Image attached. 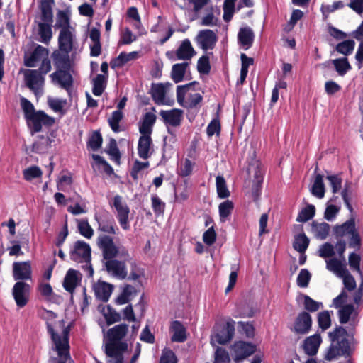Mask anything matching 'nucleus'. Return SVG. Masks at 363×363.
<instances>
[{"label":"nucleus","mask_w":363,"mask_h":363,"mask_svg":"<svg viewBox=\"0 0 363 363\" xmlns=\"http://www.w3.org/2000/svg\"><path fill=\"white\" fill-rule=\"evenodd\" d=\"M216 185L218 196L220 199H226L230 196V191L227 187L225 180L223 176H217Z\"/></svg>","instance_id":"obj_48"},{"label":"nucleus","mask_w":363,"mask_h":363,"mask_svg":"<svg viewBox=\"0 0 363 363\" xmlns=\"http://www.w3.org/2000/svg\"><path fill=\"white\" fill-rule=\"evenodd\" d=\"M188 67V62L177 63L172 66L171 77L174 83H179L184 79Z\"/></svg>","instance_id":"obj_36"},{"label":"nucleus","mask_w":363,"mask_h":363,"mask_svg":"<svg viewBox=\"0 0 363 363\" xmlns=\"http://www.w3.org/2000/svg\"><path fill=\"white\" fill-rule=\"evenodd\" d=\"M46 325L52 342V350L57 352L60 358L57 363H70L69 327L65 325L63 320L56 322L54 325L50 323H47Z\"/></svg>","instance_id":"obj_2"},{"label":"nucleus","mask_w":363,"mask_h":363,"mask_svg":"<svg viewBox=\"0 0 363 363\" xmlns=\"http://www.w3.org/2000/svg\"><path fill=\"white\" fill-rule=\"evenodd\" d=\"M69 52L61 50H56L52 52L53 64L57 69H70L71 61Z\"/></svg>","instance_id":"obj_21"},{"label":"nucleus","mask_w":363,"mask_h":363,"mask_svg":"<svg viewBox=\"0 0 363 363\" xmlns=\"http://www.w3.org/2000/svg\"><path fill=\"white\" fill-rule=\"evenodd\" d=\"M322 340L319 334H314L308 337L303 342V350L306 354L309 356L316 354Z\"/></svg>","instance_id":"obj_26"},{"label":"nucleus","mask_w":363,"mask_h":363,"mask_svg":"<svg viewBox=\"0 0 363 363\" xmlns=\"http://www.w3.org/2000/svg\"><path fill=\"white\" fill-rule=\"evenodd\" d=\"M318 323L319 327L325 330L331 325L330 313L328 311H323L318 314Z\"/></svg>","instance_id":"obj_57"},{"label":"nucleus","mask_w":363,"mask_h":363,"mask_svg":"<svg viewBox=\"0 0 363 363\" xmlns=\"http://www.w3.org/2000/svg\"><path fill=\"white\" fill-rule=\"evenodd\" d=\"M24 81L26 86L31 90L36 96L43 93L45 77L36 69H26L24 71Z\"/></svg>","instance_id":"obj_8"},{"label":"nucleus","mask_w":363,"mask_h":363,"mask_svg":"<svg viewBox=\"0 0 363 363\" xmlns=\"http://www.w3.org/2000/svg\"><path fill=\"white\" fill-rule=\"evenodd\" d=\"M48 104L53 111L60 113L62 115L65 114L66 111L64 109V107L67 104L66 99L48 98Z\"/></svg>","instance_id":"obj_47"},{"label":"nucleus","mask_w":363,"mask_h":363,"mask_svg":"<svg viewBox=\"0 0 363 363\" xmlns=\"http://www.w3.org/2000/svg\"><path fill=\"white\" fill-rule=\"evenodd\" d=\"M197 84L192 82L185 85H179L177 87V100L178 104L187 109L196 108L201 106L203 101V96L199 93L191 92L192 86Z\"/></svg>","instance_id":"obj_5"},{"label":"nucleus","mask_w":363,"mask_h":363,"mask_svg":"<svg viewBox=\"0 0 363 363\" xmlns=\"http://www.w3.org/2000/svg\"><path fill=\"white\" fill-rule=\"evenodd\" d=\"M255 34L252 29L248 26L241 28L238 33V43L245 50L249 49L254 42Z\"/></svg>","instance_id":"obj_25"},{"label":"nucleus","mask_w":363,"mask_h":363,"mask_svg":"<svg viewBox=\"0 0 363 363\" xmlns=\"http://www.w3.org/2000/svg\"><path fill=\"white\" fill-rule=\"evenodd\" d=\"M152 145V138L150 135H141L138 140V154L142 159L150 157V150Z\"/></svg>","instance_id":"obj_31"},{"label":"nucleus","mask_w":363,"mask_h":363,"mask_svg":"<svg viewBox=\"0 0 363 363\" xmlns=\"http://www.w3.org/2000/svg\"><path fill=\"white\" fill-rule=\"evenodd\" d=\"M197 69L200 74H207L210 72L211 65L209 57L207 55L201 57L197 62Z\"/></svg>","instance_id":"obj_60"},{"label":"nucleus","mask_w":363,"mask_h":363,"mask_svg":"<svg viewBox=\"0 0 363 363\" xmlns=\"http://www.w3.org/2000/svg\"><path fill=\"white\" fill-rule=\"evenodd\" d=\"M94 293L98 299L107 302L113 291V285L104 281H99L94 287Z\"/></svg>","instance_id":"obj_28"},{"label":"nucleus","mask_w":363,"mask_h":363,"mask_svg":"<svg viewBox=\"0 0 363 363\" xmlns=\"http://www.w3.org/2000/svg\"><path fill=\"white\" fill-rule=\"evenodd\" d=\"M128 325H117L107 331L108 342L105 345V353L111 359L107 363H123V352L128 350V344L121 340L126 335Z\"/></svg>","instance_id":"obj_1"},{"label":"nucleus","mask_w":363,"mask_h":363,"mask_svg":"<svg viewBox=\"0 0 363 363\" xmlns=\"http://www.w3.org/2000/svg\"><path fill=\"white\" fill-rule=\"evenodd\" d=\"M355 43L352 40H346L338 43L336 46V50L341 54L348 55L351 54L354 48Z\"/></svg>","instance_id":"obj_55"},{"label":"nucleus","mask_w":363,"mask_h":363,"mask_svg":"<svg viewBox=\"0 0 363 363\" xmlns=\"http://www.w3.org/2000/svg\"><path fill=\"white\" fill-rule=\"evenodd\" d=\"M312 325V318L307 311L301 312L294 320L293 328L291 329L296 334L308 333Z\"/></svg>","instance_id":"obj_18"},{"label":"nucleus","mask_w":363,"mask_h":363,"mask_svg":"<svg viewBox=\"0 0 363 363\" xmlns=\"http://www.w3.org/2000/svg\"><path fill=\"white\" fill-rule=\"evenodd\" d=\"M106 152L111 159L118 165L121 163V153L115 139H111L106 147Z\"/></svg>","instance_id":"obj_42"},{"label":"nucleus","mask_w":363,"mask_h":363,"mask_svg":"<svg viewBox=\"0 0 363 363\" xmlns=\"http://www.w3.org/2000/svg\"><path fill=\"white\" fill-rule=\"evenodd\" d=\"M354 311V307L352 304H347L342 306L337 312L340 323L341 324L347 323Z\"/></svg>","instance_id":"obj_44"},{"label":"nucleus","mask_w":363,"mask_h":363,"mask_svg":"<svg viewBox=\"0 0 363 363\" xmlns=\"http://www.w3.org/2000/svg\"><path fill=\"white\" fill-rule=\"evenodd\" d=\"M103 314L108 325L119 322L121 319V315L109 306L103 309Z\"/></svg>","instance_id":"obj_51"},{"label":"nucleus","mask_w":363,"mask_h":363,"mask_svg":"<svg viewBox=\"0 0 363 363\" xmlns=\"http://www.w3.org/2000/svg\"><path fill=\"white\" fill-rule=\"evenodd\" d=\"M102 142V136L99 131H94L89 138L87 146L93 151H96L101 147Z\"/></svg>","instance_id":"obj_54"},{"label":"nucleus","mask_w":363,"mask_h":363,"mask_svg":"<svg viewBox=\"0 0 363 363\" xmlns=\"http://www.w3.org/2000/svg\"><path fill=\"white\" fill-rule=\"evenodd\" d=\"M77 271L69 269L65 277L63 286L67 291L72 293L77 286Z\"/></svg>","instance_id":"obj_35"},{"label":"nucleus","mask_w":363,"mask_h":363,"mask_svg":"<svg viewBox=\"0 0 363 363\" xmlns=\"http://www.w3.org/2000/svg\"><path fill=\"white\" fill-rule=\"evenodd\" d=\"M70 258L77 262L90 263L91 247L89 245L84 241H77L70 251Z\"/></svg>","instance_id":"obj_14"},{"label":"nucleus","mask_w":363,"mask_h":363,"mask_svg":"<svg viewBox=\"0 0 363 363\" xmlns=\"http://www.w3.org/2000/svg\"><path fill=\"white\" fill-rule=\"evenodd\" d=\"M315 213V208L313 205H308L306 208L301 210L298 213L296 221L304 223L311 219Z\"/></svg>","instance_id":"obj_52"},{"label":"nucleus","mask_w":363,"mask_h":363,"mask_svg":"<svg viewBox=\"0 0 363 363\" xmlns=\"http://www.w3.org/2000/svg\"><path fill=\"white\" fill-rule=\"evenodd\" d=\"M55 26L60 28V30H71L69 17L65 11H60L58 12Z\"/></svg>","instance_id":"obj_50"},{"label":"nucleus","mask_w":363,"mask_h":363,"mask_svg":"<svg viewBox=\"0 0 363 363\" xmlns=\"http://www.w3.org/2000/svg\"><path fill=\"white\" fill-rule=\"evenodd\" d=\"M34 23L38 26V41L48 45L52 38V12H48V9L44 8L43 11L35 17Z\"/></svg>","instance_id":"obj_6"},{"label":"nucleus","mask_w":363,"mask_h":363,"mask_svg":"<svg viewBox=\"0 0 363 363\" xmlns=\"http://www.w3.org/2000/svg\"><path fill=\"white\" fill-rule=\"evenodd\" d=\"M355 230V223L353 219L349 220L342 225H335L333 228L336 237H343L350 235Z\"/></svg>","instance_id":"obj_37"},{"label":"nucleus","mask_w":363,"mask_h":363,"mask_svg":"<svg viewBox=\"0 0 363 363\" xmlns=\"http://www.w3.org/2000/svg\"><path fill=\"white\" fill-rule=\"evenodd\" d=\"M235 333V321L230 320L218 328L211 335V343L225 345L233 337Z\"/></svg>","instance_id":"obj_10"},{"label":"nucleus","mask_w":363,"mask_h":363,"mask_svg":"<svg viewBox=\"0 0 363 363\" xmlns=\"http://www.w3.org/2000/svg\"><path fill=\"white\" fill-rule=\"evenodd\" d=\"M172 86V84L169 82L152 84L150 92L156 104H163L164 103L167 89Z\"/></svg>","instance_id":"obj_24"},{"label":"nucleus","mask_w":363,"mask_h":363,"mask_svg":"<svg viewBox=\"0 0 363 363\" xmlns=\"http://www.w3.org/2000/svg\"><path fill=\"white\" fill-rule=\"evenodd\" d=\"M173 335L171 337L172 342H184L186 340V328L177 320L173 321L171 325Z\"/></svg>","instance_id":"obj_32"},{"label":"nucleus","mask_w":363,"mask_h":363,"mask_svg":"<svg viewBox=\"0 0 363 363\" xmlns=\"http://www.w3.org/2000/svg\"><path fill=\"white\" fill-rule=\"evenodd\" d=\"M247 172L252 179L251 196L257 201L261 195L264 169L258 162H255L249 165Z\"/></svg>","instance_id":"obj_7"},{"label":"nucleus","mask_w":363,"mask_h":363,"mask_svg":"<svg viewBox=\"0 0 363 363\" xmlns=\"http://www.w3.org/2000/svg\"><path fill=\"white\" fill-rule=\"evenodd\" d=\"M182 114L183 111L176 108L170 111H161L160 113L164 123L173 127L180 125Z\"/></svg>","instance_id":"obj_22"},{"label":"nucleus","mask_w":363,"mask_h":363,"mask_svg":"<svg viewBox=\"0 0 363 363\" xmlns=\"http://www.w3.org/2000/svg\"><path fill=\"white\" fill-rule=\"evenodd\" d=\"M95 218L98 223V230L108 234H116V225L114 220L112 218H104L96 216Z\"/></svg>","instance_id":"obj_34"},{"label":"nucleus","mask_w":363,"mask_h":363,"mask_svg":"<svg viewBox=\"0 0 363 363\" xmlns=\"http://www.w3.org/2000/svg\"><path fill=\"white\" fill-rule=\"evenodd\" d=\"M195 40L197 45L204 51L208 50H213L218 40V37L216 33L209 29H204L200 30Z\"/></svg>","instance_id":"obj_16"},{"label":"nucleus","mask_w":363,"mask_h":363,"mask_svg":"<svg viewBox=\"0 0 363 363\" xmlns=\"http://www.w3.org/2000/svg\"><path fill=\"white\" fill-rule=\"evenodd\" d=\"M331 62L340 76H344L352 68L346 57L335 59Z\"/></svg>","instance_id":"obj_45"},{"label":"nucleus","mask_w":363,"mask_h":363,"mask_svg":"<svg viewBox=\"0 0 363 363\" xmlns=\"http://www.w3.org/2000/svg\"><path fill=\"white\" fill-rule=\"evenodd\" d=\"M118 260L116 258H113L106 261L105 267L107 272L111 276L119 279H125L128 277V271L126 268L127 261L124 259Z\"/></svg>","instance_id":"obj_15"},{"label":"nucleus","mask_w":363,"mask_h":363,"mask_svg":"<svg viewBox=\"0 0 363 363\" xmlns=\"http://www.w3.org/2000/svg\"><path fill=\"white\" fill-rule=\"evenodd\" d=\"M231 350L234 362L239 363L253 354L256 351V346L244 341H238L231 346Z\"/></svg>","instance_id":"obj_12"},{"label":"nucleus","mask_w":363,"mask_h":363,"mask_svg":"<svg viewBox=\"0 0 363 363\" xmlns=\"http://www.w3.org/2000/svg\"><path fill=\"white\" fill-rule=\"evenodd\" d=\"M30 286L23 281H17L13 286L12 296L18 308L25 307L30 298Z\"/></svg>","instance_id":"obj_13"},{"label":"nucleus","mask_w":363,"mask_h":363,"mask_svg":"<svg viewBox=\"0 0 363 363\" xmlns=\"http://www.w3.org/2000/svg\"><path fill=\"white\" fill-rule=\"evenodd\" d=\"M42 174L41 169L38 166H32L23 171V178L26 181L39 178L42 176Z\"/></svg>","instance_id":"obj_59"},{"label":"nucleus","mask_w":363,"mask_h":363,"mask_svg":"<svg viewBox=\"0 0 363 363\" xmlns=\"http://www.w3.org/2000/svg\"><path fill=\"white\" fill-rule=\"evenodd\" d=\"M233 208V203L230 200H226L219 204L218 211L221 222L226 220L228 217L232 213Z\"/></svg>","instance_id":"obj_43"},{"label":"nucleus","mask_w":363,"mask_h":363,"mask_svg":"<svg viewBox=\"0 0 363 363\" xmlns=\"http://www.w3.org/2000/svg\"><path fill=\"white\" fill-rule=\"evenodd\" d=\"M326 269L337 277H342L347 273L346 266L337 258L326 259Z\"/></svg>","instance_id":"obj_29"},{"label":"nucleus","mask_w":363,"mask_h":363,"mask_svg":"<svg viewBox=\"0 0 363 363\" xmlns=\"http://www.w3.org/2000/svg\"><path fill=\"white\" fill-rule=\"evenodd\" d=\"M230 359L228 352L218 347L215 352V363H230Z\"/></svg>","instance_id":"obj_64"},{"label":"nucleus","mask_w":363,"mask_h":363,"mask_svg":"<svg viewBox=\"0 0 363 363\" xmlns=\"http://www.w3.org/2000/svg\"><path fill=\"white\" fill-rule=\"evenodd\" d=\"M152 208L157 216L164 213L165 209V203L163 202L157 195L153 194L151 196Z\"/></svg>","instance_id":"obj_58"},{"label":"nucleus","mask_w":363,"mask_h":363,"mask_svg":"<svg viewBox=\"0 0 363 363\" xmlns=\"http://www.w3.org/2000/svg\"><path fill=\"white\" fill-rule=\"evenodd\" d=\"M309 245V239L304 234H299L295 237L293 243L294 248L300 253L306 252Z\"/></svg>","instance_id":"obj_46"},{"label":"nucleus","mask_w":363,"mask_h":363,"mask_svg":"<svg viewBox=\"0 0 363 363\" xmlns=\"http://www.w3.org/2000/svg\"><path fill=\"white\" fill-rule=\"evenodd\" d=\"M111 206L114 207L116 211V218L124 230H129L130 228L129 223L130 208L127 203L123 200L120 195H116L113 199Z\"/></svg>","instance_id":"obj_9"},{"label":"nucleus","mask_w":363,"mask_h":363,"mask_svg":"<svg viewBox=\"0 0 363 363\" xmlns=\"http://www.w3.org/2000/svg\"><path fill=\"white\" fill-rule=\"evenodd\" d=\"M196 54L191 41L189 39L184 40L176 51L177 58L181 60H189Z\"/></svg>","instance_id":"obj_27"},{"label":"nucleus","mask_w":363,"mask_h":363,"mask_svg":"<svg viewBox=\"0 0 363 363\" xmlns=\"http://www.w3.org/2000/svg\"><path fill=\"white\" fill-rule=\"evenodd\" d=\"M77 228L79 233L86 238L89 239L94 235V230L87 220H78Z\"/></svg>","instance_id":"obj_56"},{"label":"nucleus","mask_w":363,"mask_h":363,"mask_svg":"<svg viewBox=\"0 0 363 363\" xmlns=\"http://www.w3.org/2000/svg\"><path fill=\"white\" fill-rule=\"evenodd\" d=\"M347 332L342 326H337L333 331L328 333L331 344L328 347L325 359L331 361L341 356H349L350 346L347 338Z\"/></svg>","instance_id":"obj_3"},{"label":"nucleus","mask_w":363,"mask_h":363,"mask_svg":"<svg viewBox=\"0 0 363 363\" xmlns=\"http://www.w3.org/2000/svg\"><path fill=\"white\" fill-rule=\"evenodd\" d=\"M300 297L303 299V306L305 310L308 313H313L318 311L320 308L323 307V303L318 302L313 298H311L309 296L306 294H301Z\"/></svg>","instance_id":"obj_41"},{"label":"nucleus","mask_w":363,"mask_h":363,"mask_svg":"<svg viewBox=\"0 0 363 363\" xmlns=\"http://www.w3.org/2000/svg\"><path fill=\"white\" fill-rule=\"evenodd\" d=\"M311 193L318 199H323L325 195V185L323 177L318 174L315 176L314 182L311 189Z\"/></svg>","instance_id":"obj_39"},{"label":"nucleus","mask_w":363,"mask_h":363,"mask_svg":"<svg viewBox=\"0 0 363 363\" xmlns=\"http://www.w3.org/2000/svg\"><path fill=\"white\" fill-rule=\"evenodd\" d=\"M330 227L326 223H312V230L315 234V238L320 240H325L329 234Z\"/></svg>","instance_id":"obj_40"},{"label":"nucleus","mask_w":363,"mask_h":363,"mask_svg":"<svg viewBox=\"0 0 363 363\" xmlns=\"http://www.w3.org/2000/svg\"><path fill=\"white\" fill-rule=\"evenodd\" d=\"M21 106L24 112L26 120L29 119L33 113H35L37 112L35 111L33 104L24 97L21 99Z\"/></svg>","instance_id":"obj_63"},{"label":"nucleus","mask_w":363,"mask_h":363,"mask_svg":"<svg viewBox=\"0 0 363 363\" xmlns=\"http://www.w3.org/2000/svg\"><path fill=\"white\" fill-rule=\"evenodd\" d=\"M107 82V77L105 75L99 74L93 79L92 84V93L94 95L99 96H101L106 89Z\"/></svg>","instance_id":"obj_38"},{"label":"nucleus","mask_w":363,"mask_h":363,"mask_svg":"<svg viewBox=\"0 0 363 363\" xmlns=\"http://www.w3.org/2000/svg\"><path fill=\"white\" fill-rule=\"evenodd\" d=\"M32 277V267L30 261L15 262L13 263V277L14 280H29Z\"/></svg>","instance_id":"obj_19"},{"label":"nucleus","mask_w":363,"mask_h":363,"mask_svg":"<svg viewBox=\"0 0 363 363\" xmlns=\"http://www.w3.org/2000/svg\"><path fill=\"white\" fill-rule=\"evenodd\" d=\"M127 16L134 21L133 27L138 30L140 34H142V23L137 8L135 6L130 7L127 11Z\"/></svg>","instance_id":"obj_53"},{"label":"nucleus","mask_w":363,"mask_h":363,"mask_svg":"<svg viewBox=\"0 0 363 363\" xmlns=\"http://www.w3.org/2000/svg\"><path fill=\"white\" fill-rule=\"evenodd\" d=\"M52 141L48 136L39 135L33 144L32 151L38 154L45 153L50 148Z\"/></svg>","instance_id":"obj_30"},{"label":"nucleus","mask_w":363,"mask_h":363,"mask_svg":"<svg viewBox=\"0 0 363 363\" xmlns=\"http://www.w3.org/2000/svg\"><path fill=\"white\" fill-rule=\"evenodd\" d=\"M97 245L102 251L103 257L106 261L116 257L125 259L130 255L125 247H117L113 238L108 235H99L97 238Z\"/></svg>","instance_id":"obj_4"},{"label":"nucleus","mask_w":363,"mask_h":363,"mask_svg":"<svg viewBox=\"0 0 363 363\" xmlns=\"http://www.w3.org/2000/svg\"><path fill=\"white\" fill-rule=\"evenodd\" d=\"M138 55V52H131L129 53H126L124 52H122L119 54V55L113 59L111 62V67L112 69H115L116 67H121L123 66L125 63H127L129 61H131L133 60H135L137 58Z\"/></svg>","instance_id":"obj_33"},{"label":"nucleus","mask_w":363,"mask_h":363,"mask_svg":"<svg viewBox=\"0 0 363 363\" xmlns=\"http://www.w3.org/2000/svg\"><path fill=\"white\" fill-rule=\"evenodd\" d=\"M48 57V50L38 45L30 55H25L24 65L28 67H35L38 62Z\"/></svg>","instance_id":"obj_20"},{"label":"nucleus","mask_w":363,"mask_h":363,"mask_svg":"<svg viewBox=\"0 0 363 363\" xmlns=\"http://www.w3.org/2000/svg\"><path fill=\"white\" fill-rule=\"evenodd\" d=\"M311 275L309 271L306 269H301L298 277H297V285L301 288H306L308 286L310 281Z\"/></svg>","instance_id":"obj_61"},{"label":"nucleus","mask_w":363,"mask_h":363,"mask_svg":"<svg viewBox=\"0 0 363 363\" xmlns=\"http://www.w3.org/2000/svg\"><path fill=\"white\" fill-rule=\"evenodd\" d=\"M123 117V114L121 111H114L111 116L108 119V124L114 133H118L121 130L119 123Z\"/></svg>","instance_id":"obj_49"},{"label":"nucleus","mask_w":363,"mask_h":363,"mask_svg":"<svg viewBox=\"0 0 363 363\" xmlns=\"http://www.w3.org/2000/svg\"><path fill=\"white\" fill-rule=\"evenodd\" d=\"M238 328L240 333L245 335L247 337H252L255 335V328L248 322H238Z\"/></svg>","instance_id":"obj_62"},{"label":"nucleus","mask_w":363,"mask_h":363,"mask_svg":"<svg viewBox=\"0 0 363 363\" xmlns=\"http://www.w3.org/2000/svg\"><path fill=\"white\" fill-rule=\"evenodd\" d=\"M27 122L32 130L35 133L40 132L42 125L52 126L55 123L54 118L46 114L43 111H38L35 113H33Z\"/></svg>","instance_id":"obj_17"},{"label":"nucleus","mask_w":363,"mask_h":363,"mask_svg":"<svg viewBox=\"0 0 363 363\" xmlns=\"http://www.w3.org/2000/svg\"><path fill=\"white\" fill-rule=\"evenodd\" d=\"M74 35L71 30H60L58 36V50L72 52Z\"/></svg>","instance_id":"obj_23"},{"label":"nucleus","mask_w":363,"mask_h":363,"mask_svg":"<svg viewBox=\"0 0 363 363\" xmlns=\"http://www.w3.org/2000/svg\"><path fill=\"white\" fill-rule=\"evenodd\" d=\"M52 82L67 91L69 97L72 96L73 77L69 69H57L50 75Z\"/></svg>","instance_id":"obj_11"}]
</instances>
